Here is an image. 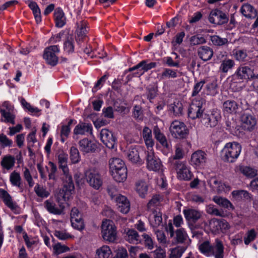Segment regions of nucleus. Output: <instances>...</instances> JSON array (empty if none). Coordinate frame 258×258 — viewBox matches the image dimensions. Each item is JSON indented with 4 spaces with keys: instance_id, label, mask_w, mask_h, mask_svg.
Wrapping results in <instances>:
<instances>
[{
    "instance_id": "f257e3e1",
    "label": "nucleus",
    "mask_w": 258,
    "mask_h": 258,
    "mask_svg": "<svg viewBox=\"0 0 258 258\" xmlns=\"http://www.w3.org/2000/svg\"><path fill=\"white\" fill-rule=\"evenodd\" d=\"M68 155L63 152H60L58 155V167L63 172V185L60 189L59 194L64 201L69 199L70 197L74 190L75 186L72 175L70 174L68 166Z\"/></svg>"
},
{
    "instance_id": "f03ea898",
    "label": "nucleus",
    "mask_w": 258,
    "mask_h": 258,
    "mask_svg": "<svg viewBox=\"0 0 258 258\" xmlns=\"http://www.w3.org/2000/svg\"><path fill=\"white\" fill-rule=\"evenodd\" d=\"M111 175L115 181L122 182L127 178V168L124 162L118 158H113L109 162Z\"/></svg>"
},
{
    "instance_id": "7ed1b4c3",
    "label": "nucleus",
    "mask_w": 258,
    "mask_h": 258,
    "mask_svg": "<svg viewBox=\"0 0 258 258\" xmlns=\"http://www.w3.org/2000/svg\"><path fill=\"white\" fill-rule=\"evenodd\" d=\"M241 146L237 142L227 143L221 151L222 160L229 163L235 162L241 153Z\"/></svg>"
},
{
    "instance_id": "20e7f679",
    "label": "nucleus",
    "mask_w": 258,
    "mask_h": 258,
    "mask_svg": "<svg viewBox=\"0 0 258 258\" xmlns=\"http://www.w3.org/2000/svg\"><path fill=\"white\" fill-rule=\"evenodd\" d=\"M165 229L166 232L169 234L170 237L173 238V243L176 244H182L184 245L183 246L187 247L189 238L184 228H179L174 231L172 224L170 222L166 226Z\"/></svg>"
},
{
    "instance_id": "39448f33",
    "label": "nucleus",
    "mask_w": 258,
    "mask_h": 258,
    "mask_svg": "<svg viewBox=\"0 0 258 258\" xmlns=\"http://www.w3.org/2000/svg\"><path fill=\"white\" fill-rule=\"evenodd\" d=\"M206 104V100L202 98L199 99L194 100L188 109V116L192 119L202 118L205 110L204 105Z\"/></svg>"
},
{
    "instance_id": "423d86ee",
    "label": "nucleus",
    "mask_w": 258,
    "mask_h": 258,
    "mask_svg": "<svg viewBox=\"0 0 258 258\" xmlns=\"http://www.w3.org/2000/svg\"><path fill=\"white\" fill-rule=\"evenodd\" d=\"M169 130L171 136L178 139H186L189 134V130L185 123L177 120L172 122Z\"/></svg>"
},
{
    "instance_id": "0eeeda50",
    "label": "nucleus",
    "mask_w": 258,
    "mask_h": 258,
    "mask_svg": "<svg viewBox=\"0 0 258 258\" xmlns=\"http://www.w3.org/2000/svg\"><path fill=\"white\" fill-rule=\"evenodd\" d=\"M147 152L141 146H131L128 150L127 157L133 163L142 165L144 163L142 158L146 155Z\"/></svg>"
},
{
    "instance_id": "6e6552de",
    "label": "nucleus",
    "mask_w": 258,
    "mask_h": 258,
    "mask_svg": "<svg viewBox=\"0 0 258 258\" xmlns=\"http://www.w3.org/2000/svg\"><path fill=\"white\" fill-rule=\"evenodd\" d=\"M102 235L105 240L113 242L116 239V231L115 226L110 220H105L101 225Z\"/></svg>"
},
{
    "instance_id": "1a4fd4ad",
    "label": "nucleus",
    "mask_w": 258,
    "mask_h": 258,
    "mask_svg": "<svg viewBox=\"0 0 258 258\" xmlns=\"http://www.w3.org/2000/svg\"><path fill=\"white\" fill-rule=\"evenodd\" d=\"M87 182L90 186L98 189L102 185L103 181L99 173L95 169H89L85 172Z\"/></svg>"
},
{
    "instance_id": "9d476101",
    "label": "nucleus",
    "mask_w": 258,
    "mask_h": 258,
    "mask_svg": "<svg viewBox=\"0 0 258 258\" xmlns=\"http://www.w3.org/2000/svg\"><path fill=\"white\" fill-rule=\"evenodd\" d=\"M3 109H1L2 118L1 121L7 123L15 124L16 115L14 112V107L9 101H5L3 103Z\"/></svg>"
},
{
    "instance_id": "9b49d317",
    "label": "nucleus",
    "mask_w": 258,
    "mask_h": 258,
    "mask_svg": "<svg viewBox=\"0 0 258 258\" xmlns=\"http://www.w3.org/2000/svg\"><path fill=\"white\" fill-rule=\"evenodd\" d=\"M253 69L248 66H240L234 74L235 78L239 80H254L258 79V74H255Z\"/></svg>"
},
{
    "instance_id": "f8f14e48",
    "label": "nucleus",
    "mask_w": 258,
    "mask_h": 258,
    "mask_svg": "<svg viewBox=\"0 0 258 258\" xmlns=\"http://www.w3.org/2000/svg\"><path fill=\"white\" fill-rule=\"evenodd\" d=\"M59 52L58 45H51L46 47L43 52V58L46 62L52 67L55 66L58 62V57L56 53Z\"/></svg>"
},
{
    "instance_id": "ddd939ff",
    "label": "nucleus",
    "mask_w": 258,
    "mask_h": 258,
    "mask_svg": "<svg viewBox=\"0 0 258 258\" xmlns=\"http://www.w3.org/2000/svg\"><path fill=\"white\" fill-rule=\"evenodd\" d=\"M208 19L211 23L216 25H224L229 21L227 15L217 9L211 11Z\"/></svg>"
},
{
    "instance_id": "4468645a",
    "label": "nucleus",
    "mask_w": 258,
    "mask_h": 258,
    "mask_svg": "<svg viewBox=\"0 0 258 258\" xmlns=\"http://www.w3.org/2000/svg\"><path fill=\"white\" fill-rule=\"evenodd\" d=\"M147 162V167L149 170L154 171H159L161 167V160L157 156H155L153 151H148L145 155Z\"/></svg>"
},
{
    "instance_id": "2eb2a0df",
    "label": "nucleus",
    "mask_w": 258,
    "mask_h": 258,
    "mask_svg": "<svg viewBox=\"0 0 258 258\" xmlns=\"http://www.w3.org/2000/svg\"><path fill=\"white\" fill-rule=\"evenodd\" d=\"M100 140L109 149H113L116 144V138L112 132L107 128H103L100 133Z\"/></svg>"
},
{
    "instance_id": "dca6fc26",
    "label": "nucleus",
    "mask_w": 258,
    "mask_h": 258,
    "mask_svg": "<svg viewBox=\"0 0 258 258\" xmlns=\"http://www.w3.org/2000/svg\"><path fill=\"white\" fill-rule=\"evenodd\" d=\"M220 118V113L214 111L210 114L205 113L201 118V122L207 127H214L217 125Z\"/></svg>"
},
{
    "instance_id": "f3484780",
    "label": "nucleus",
    "mask_w": 258,
    "mask_h": 258,
    "mask_svg": "<svg viewBox=\"0 0 258 258\" xmlns=\"http://www.w3.org/2000/svg\"><path fill=\"white\" fill-rule=\"evenodd\" d=\"M79 148L84 153H92L96 152L98 149L96 142L85 138L79 142Z\"/></svg>"
},
{
    "instance_id": "a211bd4d",
    "label": "nucleus",
    "mask_w": 258,
    "mask_h": 258,
    "mask_svg": "<svg viewBox=\"0 0 258 258\" xmlns=\"http://www.w3.org/2000/svg\"><path fill=\"white\" fill-rule=\"evenodd\" d=\"M183 213L191 229V227L193 226L202 217V213L194 209H184Z\"/></svg>"
},
{
    "instance_id": "6ab92c4d",
    "label": "nucleus",
    "mask_w": 258,
    "mask_h": 258,
    "mask_svg": "<svg viewBox=\"0 0 258 258\" xmlns=\"http://www.w3.org/2000/svg\"><path fill=\"white\" fill-rule=\"evenodd\" d=\"M240 120L241 126L245 131H251L256 123L255 117L248 113H243L241 116Z\"/></svg>"
},
{
    "instance_id": "aec40b11",
    "label": "nucleus",
    "mask_w": 258,
    "mask_h": 258,
    "mask_svg": "<svg viewBox=\"0 0 258 258\" xmlns=\"http://www.w3.org/2000/svg\"><path fill=\"white\" fill-rule=\"evenodd\" d=\"M93 127L91 123L81 122L78 124L73 131L74 136L77 135H92Z\"/></svg>"
},
{
    "instance_id": "412c9836",
    "label": "nucleus",
    "mask_w": 258,
    "mask_h": 258,
    "mask_svg": "<svg viewBox=\"0 0 258 258\" xmlns=\"http://www.w3.org/2000/svg\"><path fill=\"white\" fill-rule=\"evenodd\" d=\"M207 160V155L206 153L201 150H198L192 154L190 162L191 164L200 167L204 166Z\"/></svg>"
},
{
    "instance_id": "4be33fe9",
    "label": "nucleus",
    "mask_w": 258,
    "mask_h": 258,
    "mask_svg": "<svg viewBox=\"0 0 258 258\" xmlns=\"http://www.w3.org/2000/svg\"><path fill=\"white\" fill-rule=\"evenodd\" d=\"M211 225L214 230L222 233L226 232L230 227L228 222L224 219H214Z\"/></svg>"
},
{
    "instance_id": "5701e85b",
    "label": "nucleus",
    "mask_w": 258,
    "mask_h": 258,
    "mask_svg": "<svg viewBox=\"0 0 258 258\" xmlns=\"http://www.w3.org/2000/svg\"><path fill=\"white\" fill-rule=\"evenodd\" d=\"M118 210L123 213H127L130 209V203L127 199L124 196L119 195L115 200Z\"/></svg>"
},
{
    "instance_id": "b1692460",
    "label": "nucleus",
    "mask_w": 258,
    "mask_h": 258,
    "mask_svg": "<svg viewBox=\"0 0 258 258\" xmlns=\"http://www.w3.org/2000/svg\"><path fill=\"white\" fill-rule=\"evenodd\" d=\"M1 199L5 205L12 211H15L18 208L17 203L14 201L12 197L7 191L2 189H1Z\"/></svg>"
},
{
    "instance_id": "393cba45",
    "label": "nucleus",
    "mask_w": 258,
    "mask_h": 258,
    "mask_svg": "<svg viewBox=\"0 0 258 258\" xmlns=\"http://www.w3.org/2000/svg\"><path fill=\"white\" fill-rule=\"evenodd\" d=\"M224 245L222 242L216 238L212 245L211 254L214 256L215 258H224Z\"/></svg>"
},
{
    "instance_id": "a878e982",
    "label": "nucleus",
    "mask_w": 258,
    "mask_h": 258,
    "mask_svg": "<svg viewBox=\"0 0 258 258\" xmlns=\"http://www.w3.org/2000/svg\"><path fill=\"white\" fill-rule=\"evenodd\" d=\"M153 134L156 140L165 148L169 149L170 145L167 141L166 137L157 125L155 126L153 128Z\"/></svg>"
},
{
    "instance_id": "bb28decb",
    "label": "nucleus",
    "mask_w": 258,
    "mask_h": 258,
    "mask_svg": "<svg viewBox=\"0 0 258 258\" xmlns=\"http://www.w3.org/2000/svg\"><path fill=\"white\" fill-rule=\"evenodd\" d=\"M213 49L208 46H202L198 49L199 57L204 61L210 60L213 56Z\"/></svg>"
},
{
    "instance_id": "cd10ccee",
    "label": "nucleus",
    "mask_w": 258,
    "mask_h": 258,
    "mask_svg": "<svg viewBox=\"0 0 258 258\" xmlns=\"http://www.w3.org/2000/svg\"><path fill=\"white\" fill-rule=\"evenodd\" d=\"M43 205L44 208L49 213L54 215L61 214L64 209V207L61 206H60L59 208H57L55 204L50 200L45 201Z\"/></svg>"
},
{
    "instance_id": "c85d7f7f",
    "label": "nucleus",
    "mask_w": 258,
    "mask_h": 258,
    "mask_svg": "<svg viewBox=\"0 0 258 258\" xmlns=\"http://www.w3.org/2000/svg\"><path fill=\"white\" fill-rule=\"evenodd\" d=\"M135 190L141 198H145L148 190V185L145 180L140 179L137 181L135 183Z\"/></svg>"
},
{
    "instance_id": "c756f323",
    "label": "nucleus",
    "mask_w": 258,
    "mask_h": 258,
    "mask_svg": "<svg viewBox=\"0 0 258 258\" xmlns=\"http://www.w3.org/2000/svg\"><path fill=\"white\" fill-rule=\"evenodd\" d=\"M54 18L55 26L57 27H62L66 24V18L62 10L60 8H57L54 13Z\"/></svg>"
},
{
    "instance_id": "7c9ffc66",
    "label": "nucleus",
    "mask_w": 258,
    "mask_h": 258,
    "mask_svg": "<svg viewBox=\"0 0 258 258\" xmlns=\"http://www.w3.org/2000/svg\"><path fill=\"white\" fill-rule=\"evenodd\" d=\"M213 201L219 206L226 209L229 211H232L234 207L232 204L227 199L220 196H215L213 199Z\"/></svg>"
},
{
    "instance_id": "2f4dec72",
    "label": "nucleus",
    "mask_w": 258,
    "mask_h": 258,
    "mask_svg": "<svg viewBox=\"0 0 258 258\" xmlns=\"http://www.w3.org/2000/svg\"><path fill=\"white\" fill-rule=\"evenodd\" d=\"M238 104L234 100H228L223 103V109L224 112L227 113H235L238 109Z\"/></svg>"
},
{
    "instance_id": "473e14b6",
    "label": "nucleus",
    "mask_w": 258,
    "mask_h": 258,
    "mask_svg": "<svg viewBox=\"0 0 258 258\" xmlns=\"http://www.w3.org/2000/svg\"><path fill=\"white\" fill-rule=\"evenodd\" d=\"M158 77L160 80L174 79L177 77V70L165 68L163 69L162 73L158 74Z\"/></svg>"
},
{
    "instance_id": "72a5a7b5",
    "label": "nucleus",
    "mask_w": 258,
    "mask_h": 258,
    "mask_svg": "<svg viewBox=\"0 0 258 258\" xmlns=\"http://www.w3.org/2000/svg\"><path fill=\"white\" fill-rule=\"evenodd\" d=\"M143 63L141 61L137 65L128 69L125 71V73L133 72L132 75L127 76V78L130 77L128 80L131 79L133 77H140L145 74L144 70H143Z\"/></svg>"
},
{
    "instance_id": "f704fd0d",
    "label": "nucleus",
    "mask_w": 258,
    "mask_h": 258,
    "mask_svg": "<svg viewBox=\"0 0 258 258\" xmlns=\"http://www.w3.org/2000/svg\"><path fill=\"white\" fill-rule=\"evenodd\" d=\"M142 135L147 148H152L154 145V142L152 139L151 130L147 126H145L143 130Z\"/></svg>"
},
{
    "instance_id": "c9c22d12",
    "label": "nucleus",
    "mask_w": 258,
    "mask_h": 258,
    "mask_svg": "<svg viewBox=\"0 0 258 258\" xmlns=\"http://www.w3.org/2000/svg\"><path fill=\"white\" fill-rule=\"evenodd\" d=\"M169 111L175 116H180L183 114V105L179 101H174L169 106Z\"/></svg>"
},
{
    "instance_id": "e433bc0d",
    "label": "nucleus",
    "mask_w": 258,
    "mask_h": 258,
    "mask_svg": "<svg viewBox=\"0 0 258 258\" xmlns=\"http://www.w3.org/2000/svg\"><path fill=\"white\" fill-rule=\"evenodd\" d=\"M126 103L121 99H117L113 102V107L115 111L121 114H126L129 109L126 107Z\"/></svg>"
},
{
    "instance_id": "4c0bfd02",
    "label": "nucleus",
    "mask_w": 258,
    "mask_h": 258,
    "mask_svg": "<svg viewBox=\"0 0 258 258\" xmlns=\"http://www.w3.org/2000/svg\"><path fill=\"white\" fill-rule=\"evenodd\" d=\"M10 181L13 186L22 188V178L19 173L15 171L12 172L10 175Z\"/></svg>"
},
{
    "instance_id": "58836bf2",
    "label": "nucleus",
    "mask_w": 258,
    "mask_h": 258,
    "mask_svg": "<svg viewBox=\"0 0 258 258\" xmlns=\"http://www.w3.org/2000/svg\"><path fill=\"white\" fill-rule=\"evenodd\" d=\"M111 253L108 246L103 245L96 250L95 258H109Z\"/></svg>"
},
{
    "instance_id": "ea45409f",
    "label": "nucleus",
    "mask_w": 258,
    "mask_h": 258,
    "mask_svg": "<svg viewBox=\"0 0 258 258\" xmlns=\"http://www.w3.org/2000/svg\"><path fill=\"white\" fill-rule=\"evenodd\" d=\"M87 29L86 28V23L84 22H81L80 26H78V29L76 30L77 35L76 36V40L77 42L84 41L86 38Z\"/></svg>"
},
{
    "instance_id": "a19ab883",
    "label": "nucleus",
    "mask_w": 258,
    "mask_h": 258,
    "mask_svg": "<svg viewBox=\"0 0 258 258\" xmlns=\"http://www.w3.org/2000/svg\"><path fill=\"white\" fill-rule=\"evenodd\" d=\"M126 240L131 243L137 244L140 241L138 233L134 229H129L126 233Z\"/></svg>"
},
{
    "instance_id": "79ce46f5",
    "label": "nucleus",
    "mask_w": 258,
    "mask_h": 258,
    "mask_svg": "<svg viewBox=\"0 0 258 258\" xmlns=\"http://www.w3.org/2000/svg\"><path fill=\"white\" fill-rule=\"evenodd\" d=\"M235 66V62L233 60L230 59H225L220 64L219 70L222 73H226L232 69Z\"/></svg>"
},
{
    "instance_id": "37998d69",
    "label": "nucleus",
    "mask_w": 258,
    "mask_h": 258,
    "mask_svg": "<svg viewBox=\"0 0 258 258\" xmlns=\"http://www.w3.org/2000/svg\"><path fill=\"white\" fill-rule=\"evenodd\" d=\"M146 96L150 102L155 99L158 94V87L157 86L150 85L146 88Z\"/></svg>"
},
{
    "instance_id": "c03bdc74",
    "label": "nucleus",
    "mask_w": 258,
    "mask_h": 258,
    "mask_svg": "<svg viewBox=\"0 0 258 258\" xmlns=\"http://www.w3.org/2000/svg\"><path fill=\"white\" fill-rule=\"evenodd\" d=\"M168 163L170 167L176 170L177 174L178 171H180L181 170L184 169V168L187 166L185 161H182L180 160H173V161H169Z\"/></svg>"
},
{
    "instance_id": "a18cd8bd",
    "label": "nucleus",
    "mask_w": 258,
    "mask_h": 258,
    "mask_svg": "<svg viewBox=\"0 0 258 258\" xmlns=\"http://www.w3.org/2000/svg\"><path fill=\"white\" fill-rule=\"evenodd\" d=\"M240 172L247 178H253L257 175V170L248 166H240Z\"/></svg>"
},
{
    "instance_id": "49530a36",
    "label": "nucleus",
    "mask_w": 258,
    "mask_h": 258,
    "mask_svg": "<svg viewBox=\"0 0 258 258\" xmlns=\"http://www.w3.org/2000/svg\"><path fill=\"white\" fill-rule=\"evenodd\" d=\"M15 158L11 155L6 156L1 161V165L5 169L9 170L11 169L15 164Z\"/></svg>"
},
{
    "instance_id": "de8ad7c7",
    "label": "nucleus",
    "mask_w": 258,
    "mask_h": 258,
    "mask_svg": "<svg viewBox=\"0 0 258 258\" xmlns=\"http://www.w3.org/2000/svg\"><path fill=\"white\" fill-rule=\"evenodd\" d=\"M186 248V246H182L173 248L171 251L169 258H180Z\"/></svg>"
},
{
    "instance_id": "09e8293b",
    "label": "nucleus",
    "mask_w": 258,
    "mask_h": 258,
    "mask_svg": "<svg viewBox=\"0 0 258 258\" xmlns=\"http://www.w3.org/2000/svg\"><path fill=\"white\" fill-rule=\"evenodd\" d=\"M48 164L50 166V171H49L48 167L47 166H45L46 172H49L48 178L49 180H52L55 181L57 180V178L55 176L57 170L56 165L53 162L51 161L49 162Z\"/></svg>"
},
{
    "instance_id": "8fccbe9b",
    "label": "nucleus",
    "mask_w": 258,
    "mask_h": 258,
    "mask_svg": "<svg viewBox=\"0 0 258 258\" xmlns=\"http://www.w3.org/2000/svg\"><path fill=\"white\" fill-rule=\"evenodd\" d=\"M210 40L213 45L218 46H223L228 43L227 38H221L218 35L211 36Z\"/></svg>"
},
{
    "instance_id": "3c124183",
    "label": "nucleus",
    "mask_w": 258,
    "mask_h": 258,
    "mask_svg": "<svg viewBox=\"0 0 258 258\" xmlns=\"http://www.w3.org/2000/svg\"><path fill=\"white\" fill-rule=\"evenodd\" d=\"M34 191L38 197L42 198H46L50 195V192L39 184H37L34 187Z\"/></svg>"
},
{
    "instance_id": "603ef678",
    "label": "nucleus",
    "mask_w": 258,
    "mask_h": 258,
    "mask_svg": "<svg viewBox=\"0 0 258 258\" xmlns=\"http://www.w3.org/2000/svg\"><path fill=\"white\" fill-rule=\"evenodd\" d=\"M212 245L209 241H205L199 245V249L203 254H211Z\"/></svg>"
},
{
    "instance_id": "864d4df0",
    "label": "nucleus",
    "mask_w": 258,
    "mask_h": 258,
    "mask_svg": "<svg viewBox=\"0 0 258 258\" xmlns=\"http://www.w3.org/2000/svg\"><path fill=\"white\" fill-rule=\"evenodd\" d=\"M192 174L188 168L186 167L184 169L178 171L177 173V177L178 178L184 180H189L191 179Z\"/></svg>"
},
{
    "instance_id": "5fc2aeb1",
    "label": "nucleus",
    "mask_w": 258,
    "mask_h": 258,
    "mask_svg": "<svg viewBox=\"0 0 258 258\" xmlns=\"http://www.w3.org/2000/svg\"><path fill=\"white\" fill-rule=\"evenodd\" d=\"M184 153L181 145H177L175 146V155L169 158V161L180 160L183 158Z\"/></svg>"
},
{
    "instance_id": "6e6d98bb",
    "label": "nucleus",
    "mask_w": 258,
    "mask_h": 258,
    "mask_svg": "<svg viewBox=\"0 0 258 258\" xmlns=\"http://www.w3.org/2000/svg\"><path fill=\"white\" fill-rule=\"evenodd\" d=\"M63 49L68 53H72L74 51V40L72 36H68L63 44Z\"/></svg>"
},
{
    "instance_id": "4d7b16f0",
    "label": "nucleus",
    "mask_w": 258,
    "mask_h": 258,
    "mask_svg": "<svg viewBox=\"0 0 258 258\" xmlns=\"http://www.w3.org/2000/svg\"><path fill=\"white\" fill-rule=\"evenodd\" d=\"M208 184L214 190L216 189L217 191L221 190L220 187L222 186V182L216 177H211L208 181Z\"/></svg>"
},
{
    "instance_id": "13d9d810",
    "label": "nucleus",
    "mask_w": 258,
    "mask_h": 258,
    "mask_svg": "<svg viewBox=\"0 0 258 258\" xmlns=\"http://www.w3.org/2000/svg\"><path fill=\"white\" fill-rule=\"evenodd\" d=\"M190 44L191 45L195 46L202 44L206 43V39L200 35H196L190 37Z\"/></svg>"
},
{
    "instance_id": "bf43d9fd",
    "label": "nucleus",
    "mask_w": 258,
    "mask_h": 258,
    "mask_svg": "<svg viewBox=\"0 0 258 258\" xmlns=\"http://www.w3.org/2000/svg\"><path fill=\"white\" fill-rule=\"evenodd\" d=\"M206 212L210 215L223 217L224 216V212L220 211L213 205H209L206 207Z\"/></svg>"
},
{
    "instance_id": "052dcab7",
    "label": "nucleus",
    "mask_w": 258,
    "mask_h": 258,
    "mask_svg": "<svg viewBox=\"0 0 258 258\" xmlns=\"http://www.w3.org/2000/svg\"><path fill=\"white\" fill-rule=\"evenodd\" d=\"M70 158L73 163H77L80 160V156L78 149L75 147H72L70 149Z\"/></svg>"
},
{
    "instance_id": "680f3d73",
    "label": "nucleus",
    "mask_w": 258,
    "mask_h": 258,
    "mask_svg": "<svg viewBox=\"0 0 258 258\" xmlns=\"http://www.w3.org/2000/svg\"><path fill=\"white\" fill-rule=\"evenodd\" d=\"M72 227L78 230H82L85 227L84 221L81 217H78V219H72L71 220Z\"/></svg>"
},
{
    "instance_id": "e2e57ef3",
    "label": "nucleus",
    "mask_w": 258,
    "mask_h": 258,
    "mask_svg": "<svg viewBox=\"0 0 258 258\" xmlns=\"http://www.w3.org/2000/svg\"><path fill=\"white\" fill-rule=\"evenodd\" d=\"M21 103L24 108L27 109L31 113H38L41 110L37 107H34L31 104L27 102L24 98H21Z\"/></svg>"
},
{
    "instance_id": "0e129e2a",
    "label": "nucleus",
    "mask_w": 258,
    "mask_h": 258,
    "mask_svg": "<svg viewBox=\"0 0 258 258\" xmlns=\"http://www.w3.org/2000/svg\"><path fill=\"white\" fill-rule=\"evenodd\" d=\"M256 237V232L254 229L248 230L246 233V236L244 238L245 244L248 245L251 242L253 241Z\"/></svg>"
},
{
    "instance_id": "69168bd1",
    "label": "nucleus",
    "mask_w": 258,
    "mask_h": 258,
    "mask_svg": "<svg viewBox=\"0 0 258 258\" xmlns=\"http://www.w3.org/2000/svg\"><path fill=\"white\" fill-rule=\"evenodd\" d=\"M133 115L136 119L142 120L143 118V111L140 105H136L133 108Z\"/></svg>"
},
{
    "instance_id": "338daca9",
    "label": "nucleus",
    "mask_w": 258,
    "mask_h": 258,
    "mask_svg": "<svg viewBox=\"0 0 258 258\" xmlns=\"http://www.w3.org/2000/svg\"><path fill=\"white\" fill-rule=\"evenodd\" d=\"M71 132V127L68 126L62 125L60 131L61 141L64 143L69 136Z\"/></svg>"
},
{
    "instance_id": "774afa93",
    "label": "nucleus",
    "mask_w": 258,
    "mask_h": 258,
    "mask_svg": "<svg viewBox=\"0 0 258 258\" xmlns=\"http://www.w3.org/2000/svg\"><path fill=\"white\" fill-rule=\"evenodd\" d=\"M159 196L157 195L153 196L147 204V210H151L153 207L158 206L159 204Z\"/></svg>"
}]
</instances>
